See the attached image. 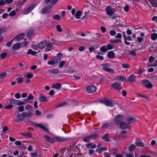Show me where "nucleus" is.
I'll list each match as a JSON object with an SVG mask.
<instances>
[{"instance_id": "nucleus-39", "label": "nucleus", "mask_w": 157, "mask_h": 157, "mask_svg": "<svg viewBox=\"0 0 157 157\" xmlns=\"http://www.w3.org/2000/svg\"><path fill=\"white\" fill-rule=\"evenodd\" d=\"M23 136L28 137H31L32 136V133L31 132H25L21 134Z\"/></svg>"}, {"instance_id": "nucleus-59", "label": "nucleus", "mask_w": 157, "mask_h": 157, "mask_svg": "<svg viewBox=\"0 0 157 157\" xmlns=\"http://www.w3.org/2000/svg\"><path fill=\"white\" fill-rule=\"evenodd\" d=\"M30 155L32 157H37L38 156V154L36 152L31 153L30 154Z\"/></svg>"}, {"instance_id": "nucleus-17", "label": "nucleus", "mask_w": 157, "mask_h": 157, "mask_svg": "<svg viewBox=\"0 0 157 157\" xmlns=\"http://www.w3.org/2000/svg\"><path fill=\"white\" fill-rule=\"evenodd\" d=\"M94 135H91L83 138L82 139V140L85 142H90V140L94 138Z\"/></svg>"}, {"instance_id": "nucleus-55", "label": "nucleus", "mask_w": 157, "mask_h": 157, "mask_svg": "<svg viewBox=\"0 0 157 157\" xmlns=\"http://www.w3.org/2000/svg\"><path fill=\"white\" fill-rule=\"evenodd\" d=\"M56 28L58 31L61 32L62 31V29L61 28V26L60 25H58L56 26Z\"/></svg>"}, {"instance_id": "nucleus-27", "label": "nucleus", "mask_w": 157, "mask_h": 157, "mask_svg": "<svg viewBox=\"0 0 157 157\" xmlns=\"http://www.w3.org/2000/svg\"><path fill=\"white\" fill-rule=\"evenodd\" d=\"M82 14V13L81 11L78 10L77 11L75 14V18L77 19L80 18Z\"/></svg>"}, {"instance_id": "nucleus-6", "label": "nucleus", "mask_w": 157, "mask_h": 157, "mask_svg": "<svg viewBox=\"0 0 157 157\" xmlns=\"http://www.w3.org/2000/svg\"><path fill=\"white\" fill-rule=\"evenodd\" d=\"M102 66L103 67H102V69L103 70L109 72L112 74H113L114 72V70L113 69L109 68L108 67V66L109 67L110 66L109 64H104L102 65Z\"/></svg>"}, {"instance_id": "nucleus-9", "label": "nucleus", "mask_w": 157, "mask_h": 157, "mask_svg": "<svg viewBox=\"0 0 157 157\" xmlns=\"http://www.w3.org/2000/svg\"><path fill=\"white\" fill-rule=\"evenodd\" d=\"M63 56V54L61 53H58L57 54L56 56H54L53 58L54 59L55 62L58 63L61 60V57Z\"/></svg>"}, {"instance_id": "nucleus-5", "label": "nucleus", "mask_w": 157, "mask_h": 157, "mask_svg": "<svg viewBox=\"0 0 157 157\" xmlns=\"http://www.w3.org/2000/svg\"><path fill=\"white\" fill-rule=\"evenodd\" d=\"M141 83L144 86L147 88H151L152 87V84L151 82L147 80H144L141 81Z\"/></svg>"}, {"instance_id": "nucleus-14", "label": "nucleus", "mask_w": 157, "mask_h": 157, "mask_svg": "<svg viewBox=\"0 0 157 157\" xmlns=\"http://www.w3.org/2000/svg\"><path fill=\"white\" fill-rule=\"evenodd\" d=\"M35 8V5H33L29 7L23 12V14H27L29 13Z\"/></svg>"}, {"instance_id": "nucleus-30", "label": "nucleus", "mask_w": 157, "mask_h": 157, "mask_svg": "<svg viewBox=\"0 0 157 157\" xmlns=\"http://www.w3.org/2000/svg\"><path fill=\"white\" fill-rule=\"evenodd\" d=\"M86 147L87 148L90 147L91 149H94L96 147V145L95 144L92 145V144L91 143H90L86 144Z\"/></svg>"}, {"instance_id": "nucleus-50", "label": "nucleus", "mask_w": 157, "mask_h": 157, "mask_svg": "<svg viewBox=\"0 0 157 157\" xmlns=\"http://www.w3.org/2000/svg\"><path fill=\"white\" fill-rule=\"evenodd\" d=\"M67 104V103L66 102H63L61 103L60 104L57 105L56 106V107L58 108L61 106H63L64 105H65Z\"/></svg>"}, {"instance_id": "nucleus-13", "label": "nucleus", "mask_w": 157, "mask_h": 157, "mask_svg": "<svg viewBox=\"0 0 157 157\" xmlns=\"http://www.w3.org/2000/svg\"><path fill=\"white\" fill-rule=\"evenodd\" d=\"M16 117L17 119L15 121L17 122H19L20 121H23L24 118L22 113L19 114H18L17 115Z\"/></svg>"}, {"instance_id": "nucleus-12", "label": "nucleus", "mask_w": 157, "mask_h": 157, "mask_svg": "<svg viewBox=\"0 0 157 157\" xmlns=\"http://www.w3.org/2000/svg\"><path fill=\"white\" fill-rule=\"evenodd\" d=\"M33 126L34 127H40V128L42 129L43 130H44V131L46 132H48V129L44 126L43 125L39 123L34 124Z\"/></svg>"}, {"instance_id": "nucleus-8", "label": "nucleus", "mask_w": 157, "mask_h": 157, "mask_svg": "<svg viewBox=\"0 0 157 157\" xmlns=\"http://www.w3.org/2000/svg\"><path fill=\"white\" fill-rule=\"evenodd\" d=\"M96 90V86L93 85H91L89 86L87 88V91L90 93H94Z\"/></svg>"}, {"instance_id": "nucleus-34", "label": "nucleus", "mask_w": 157, "mask_h": 157, "mask_svg": "<svg viewBox=\"0 0 157 157\" xmlns=\"http://www.w3.org/2000/svg\"><path fill=\"white\" fill-rule=\"evenodd\" d=\"M109 134H105L103 136L101 137V139L102 140H104L106 141H109V139L108 138Z\"/></svg>"}, {"instance_id": "nucleus-10", "label": "nucleus", "mask_w": 157, "mask_h": 157, "mask_svg": "<svg viewBox=\"0 0 157 157\" xmlns=\"http://www.w3.org/2000/svg\"><path fill=\"white\" fill-rule=\"evenodd\" d=\"M48 41L47 40H45L39 43L38 46L40 49H43L46 46Z\"/></svg>"}, {"instance_id": "nucleus-62", "label": "nucleus", "mask_w": 157, "mask_h": 157, "mask_svg": "<svg viewBox=\"0 0 157 157\" xmlns=\"http://www.w3.org/2000/svg\"><path fill=\"white\" fill-rule=\"evenodd\" d=\"M96 57L97 59H99L100 60H102L104 59V57L103 56H100L99 55H97L96 56Z\"/></svg>"}, {"instance_id": "nucleus-29", "label": "nucleus", "mask_w": 157, "mask_h": 157, "mask_svg": "<svg viewBox=\"0 0 157 157\" xmlns=\"http://www.w3.org/2000/svg\"><path fill=\"white\" fill-rule=\"evenodd\" d=\"M55 139L57 141L59 142L64 141L66 140L65 138L60 136H56L55 137Z\"/></svg>"}, {"instance_id": "nucleus-45", "label": "nucleus", "mask_w": 157, "mask_h": 157, "mask_svg": "<svg viewBox=\"0 0 157 157\" xmlns=\"http://www.w3.org/2000/svg\"><path fill=\"white\" fill-rule=\"evenodd\" d=\"M53 18L54 20H59L60 19V17L59 15L56 14L53 17Z\"/></svg>"}, {"instance_id": "nucleus-36", "label": "nucleus", "mask_w": 157, "mask_h": 157, "mask_svg": "<svg viewBox=\"0 0 157 157\" xmlns=\"http://www.w3.org/2000/svg\"><path fill=\"white\" fill-rule=\"evenodd\" d=\"M50 73L56 74L58 73L59 72V70L57 69H52L49 71Z\"/></svg>"}, {"instance_id": "nucleus-25", "label": "nucleus", "mask_w": 157, "mask_h": 157, "mask_svg": "<svg viewBox=\"0 0 157 157\" xmlns=\"http://www.w3.org/2000/svg\"><path fill=\"white\" fill-rule=\"evenodd\" d=\"M136 80V76L133 75H131L128 79V80L130 82H133Z\"/></svg>"}, {"instance_id": "nucleus-54", "label": "nucleus", "mask_w": 157, "mask_h": 157, "mask_svg": "<svg viewBox=\"0 0 157 157\" xmlns=\"http://www.w3.org/2000/svg\"><path fill=\"white\" fill-rule=\"evenodd\" d=\"M17 105H22L24 104H25V102L24 101H21L20 100H17Z\"/></svg>"}, {"instance_id": "nucleus-2", "label": "nucleus", "mask_w": 157, "mask_h": 157, "mask_svg": "<svg viewBox=\"0 0 157 157\" xmlns=\"http://www.w3.org/2000/svg\"><path fill=\"white\" fill-rule=\"evenodd\" d=\"M100 101L101 103L104 104L106 106L110 107H113L114 106V104L112 102V101L106 98L101 99Z\"/></svg>"}, {"instance_id": "nucleus-3", "label": "nucleus", "mask_w": 157, "mask_h": 157, "mask_svg": "<svg viewBox=\"0 0 157 157\" xmlns=\"http://www.w3.org/2000/svg\"><path fill=\"white\" fill-rule=\"evenodd\" d=\"M105 10L107 15H108L110 17L113 16L116 11L114 8H111L110 7L106 8Z\"/></svg>"}, {"instance_id": "nucleus-53", "label": "nucleus", "mask_w": 157, "mask_h": 157, "mask_svg": "<svg viewBox=\"0 0 157 157\" xmlns=\"http://www.w3.org/2000/svg\"><path fill=\"white\" fill-rule=\"evenodd\" d=\"M6 76V72H3L0 75V78H4Z\"/></svg>"}, {"instance_id": "nucleus-56", "label": "nucleus", "mask_w": 157, "mask_h": 157, "mask_svg": "<svg viewBox=\"0 0 157 157\" xmlns=\"http://www.w3.org/2000/svg\"><path fill=\"white\" fill-rule=\"evenodd\" d=\"M137 95L140 97L144 98L145 99H147V100L149 99V98H148L147 96H145V95L144 94H137Z\"/></svg>"}, {"instance_id": "nucleus-18", "label": "nucleus", "mask_w": 157, "mask_h": 157, "mask_svg": "<svg viewBox=\"0 0 157 157\" xmlns=\"http://www.w3.org/2000/svg\"><path fill=\"white\" fill-rule=\"evenodd\" d=\"M53 45L50 43H47L46 45V47L45 49V52H49L51 51L53 48Z\"/></svg>"}, {"instance_id": "nucleus-38", "label": "nucleus", "mask_w": 157, "mask_h": 157, "mask_svg": "<svg viewBox=\"0 0 157 157\" xmlns=\"http://www.w3.org/2000/svg\"><path fill=\"white\" fill-rule=\"evenodd\" d=\"M66 63V61L63 60L61 61L59 63L58 66L59 68H62L64 64Z\"/></svg>"}, {"instance_id": "nucleus-19", "label": "nucleus", "mask_w": 157, "mask_h": 157, "mask_svg": "<svg viewBox=\"0 0 157 157\" xmlns=\"http://www.w3.org/2000/svg\"><path fill=\"white\" fill-rule=\"evenodd\" d=\"M44 138L45 140L48 141L50 142L51 143H53L55 142V140H54L52 138L49 137L48 135H46L44 136Z\"/></svg>"}, {"instance_id": "nucleus-23", "label": "nucleus", "mask_w": 157, "mask_h": 157, "mask_svg": "<svg viewBox=\"0 0 157 157\" xmlns=\"http://www.w3.org/2000/svg\"><path fill=\"white\" fill-rule=\"evenodd\" d=\"M135 118L132 117H128L127 120V123L129 125L131 123H133L135 120Z\"/></svg>"}, {"instance_id": "nucleus-60", "label": "nucleus", "mask_w": 157, "mask_h": 157, "mask_svg": "<svg viewBox=\"0 0 157 157\" xmlns=\"http://www.w3.org/2000/svg\"><path fill=\"white\" fill-rule=\"evenodd\" d=\"M27 98V100H30L33 99L34 98V97L31 94H30Z\"/></svg>"}, {"instance_id": "nucleus-4", "label": "nucleus", "mask_w": 157, "mask_h": 157, "mask_svg": "<svg viewBox=\"0 0 157 157\" xmlns=\"http://www.w3.org/2000/svg\"><path fill=\"white\" fill-rule=\"evenodd\" d=\"M123 118V116L120 114H117L114 117V120L116 124L117 125H119L121 122L122 121H121L122 120Z\"/></svg>"}, {"instance_id": "nucleus-46", "label": "nucleus", "mask_w": 157, "mask_h": 157, "mask_svg": "<svg viewBox=\"0 0 157 157\" xmlns=\"http://www.w3.org/2000/svg\"><path fill=\"white\" fill-rule=\"evenodd\" d=\"M25 108L27 110H32V109L33 108V106L31 105L28 104L26 105Z\"/></svg>"}, {"instance_id": "nucleus-16", "label": "nucleus", "mask_w": 157, "mask_h": 157, "mask_svg": "<svg viewBox=\"0 0 157 157\" xmlns=\"http://www.w3.org/2000/svg\"><path fill=\"white\" fill-rule=\"evenodd\" d=\"M52 6H48L42 9L40 13L41 14L47 13L49 12L50 11V8Z\"/></svg>"}, {"instance_id": "nucleus-31", "label": "nucleus", "mask_w": 157, "mask_h": 157, "mask_svg": "<svg viewBox=\"0 0 157 157\" xmlns=\"http://www.w3.org/2000/svg\"><path fill=\"white\" fill-rule=\"evenodd\" d=\"M149 1L153 6L157 7V0H149Z\"/></svg>"}, {"instance_id": "nucleus-20", "label": "nucleus", "mask_w": 157, "mask_h": 157, "mask_svg": "<svg viewBox=\"0 0 157 157\" xmlns=\"http://www.w3.org/2000/svg\"><path fill=\"white\" fill-rule=\"evenodd\" d=\"M25 37V35L24 34L19 35L17 36H16L14 37V40L15 39L16 40L20 41L21 40L23 39Z\"/></svg>"}, {"instance_id": "nucleus-61", "label": "nucleus", "mask_w": 157, "mask_h": 157, "mask_svg": "<svg viewBox=\"0 0 157 157\" xmlns=\"http://www.w3.org/2000/svg\"><path fill=\"white\" fill-rule=\"evenodd\" d=\"M33 76V75L32 74L28 73V74L26 76V77L28 78H32Z\"/></svg>"}, {"instance_id": "nucleus-24", "label": "nucleus", "mask_w": 157, "mask_h": 157, "mask_svg": "<svg viewBox=\"0 0 157 157\" xmlns=\"http://www.w3.org/2000/svg\"><path fill=\"white\" fill-rule=\"evenodd\" d=\"M107 56L110 59H113L115 56L114 52L112 51H109L107 54Z\"/></svg>"}, {"instance_id": "nucleus-21", "label": "nucleus", "mask_w": 157, "mask_h": 157, "mask_svg": "<svg viewBox=\"0 0 157 157\" xmlns=\"http://www.w3.org/2000/svg\"><path fill=\"white\" fill-rule=\"evenodd\" d=\"M21 43H17L14 44L12 47V48L13 50H16L19 49L21 47Z\"/></svg>"}, {"instance_id": "nucleus-49", "label": "nucleus", "mask_w": 157, "mask_h": 157, "mask_svg": "<svg viewBox=\"0 0 157 157\" xmlns=\"http://www.w3.org/2000/svg\"><path fill=\"white\" fill-rule=\"evenodd\" d=\"M16 80L18 83H21L23 82V78L21 77L17 78H16Z\"/></svg>"}, {"instance_id": "nucleus-40", "label": "nucleus", "mask_w": 157, "mask_h": 157, "mask_svg": "<svg viewBox=\"0 0 157 157\" xmlns=\"http://www.w3.org/2000/svg\"><path fill=\"white\" fill-rule=\"evenodd\" d=\"M107 149L105 147H99L98 148L96 149V151L97 152L98 151H104L107 150Z\"/></svg>"}, {"instance_id": "nucleus-37", "label": "nucleus", "mask_w": 157, "mask_h": 157, "mask_svg": "<svg viewBox=\"0 0 157 157\" xmlns=\"http://www.w3.org/2000/svg\"><path fill=\"white\" fill-rule=\"evenodd\" d=\"M17 100L14 99H11L9 100L10 103L13 104H17Z\"/></svg>"}, {"instance_id": "nucleus-58", "label": "nucleus", "mask_w": 157, "mask_h": 157, "mask_svg": "<svg viewBox=\"0 0 157 157\" xmlns=\"http://www.w3.org/2000/svg\"><path fill=\"white\" fill-rule=\"evenodd\" d=\"M14 40V39H13L12 40H10L9 42H8L6 44V45L7 46L10 47L11 46V44L12 42V41Z\"/></svg>"}, {"instance_id": "nucleus-32", "label": "nucleus", "mask_w": 157, "mask_h": 157, "mask_svg": "<svg viewBox=\"0 0 157 157\" xmlns=\"http://www.w3.org/2000/svg\"><path fill=\"white\" fill-rule=\"evenodd\" d=\"M100 51L102 52H105L108 50L106 45L101 46L100 49Z\"/></svg>"}, {"instance_id": "nucleus-44", "label": "nucleus", "mask_w": 157, "mask_h": 157, "mask_svg": "<svg viewBox=\"0 0 157 157\" xmlns=\"http://www.w3.org/2000/svg\"><path fill=\"white\" fill-rule=\"evenodd\" d=\"M123 37L124 38V43L126 45H129L130 43L129 42H128L127 41V37L124 34L123 35Z\"/></svg>"}, {"instance_id": "nucleus-41", "label": "nucleus", "mask_w": 157, "mask_h": 157, "mask_svg": "<svg viewBox=\"0 0 157 157\" xmlns=\"http://www.w3.org/2000/svg\"><path fill=\"white\" fill-rule=\"evenodd\" d=\"M117 79L118 80L123 81L125 79V78L124 76L121 75L117 76Z\"/></svg>"}, {"instance_id": "nucleus-7", "label": "nucleus", "mask_w": 157, "mask_h": 157, "mask_svg": "<svg viewBox=\"0 0 157 157\" xmlns=\"http://www.w3.org/2000/svg\"><path fill=\"white\" fill-rule=\"evenodd\" d=\"M119 125L120 128L122 129L130 128L131 127V126L127 122L125 123L123 121L121 122Z\"/></svg>"}, {"instance_id": "nucleus-28", "label": "nucleus", "mask_w": 157, "mask_h": 157, "mask_svg": "<svg viewBox=\"0 0 157 157\" xmlns=\"http://www.w3.org/2000/svg\"><path fill=\"white\" fill-rule=\"evenodd\" d=\"M61 87V85L60 83H57L53 84L52 85V87L57 89H59Z\"/></svg>"}, {"instance_id": "nucleus-33", "label": "nucleus", "mask_w": 157, "mask_h": 157, "mask_svg": "<svg viewBox=\"0 0 157 157\" xmlns=\"http://www.w3.org/2000/svg\"><path fill=\"white\" fill-rule=\"evenodd\" d=\"M36 52L33 51L31 49H29L27 53V54L28 55L31 54L32 55L35 56L36 55Z\"/></svg>"}, {"instance_id": "nucleus-22", "label": "nucleus", "mask_w": 157, "mask_h": 157, "mask_svg": "<svg viewBox=\"0 0 157 157\" xmlns=\"http://www.w3.org/2000/svg\"><path fill=\"white\" fill-rule=\"evenodd\" d=\"M136 145L137 147H144V144L141 140H136Z\"/></svg>"}, {"instance_id": "nucleus-63", "label": "nucleus", "mask_w": 157, "mask_h": 157, "mask_svg": "<svg viewBox=\"0 0 157 157\" xmlns=\"http://www.w3.org/2000/svg\"><path fill=\"white\" fill-rule=\"evenodd\" d=\"M17 109L20 112H21L24 111V108L23 106H20L17 107Z\"/></svg>"}, {"instance_id": "nucleus-64", "label": "nucleus", "mask_w": 157, "mask_h": 157, "mask_svg": "<svg viewBox=\"0 0 157 157\" xmlns=\"http://www.w3.org/2000/svg\"><path fill=\"white\" fill-rule=\"evenodd\" d=\"M9 16L8 14L7 13H3L2 16V17L3 19H5L7 18Z\"/></svg>"}, {"instance_id": "nucleus-15", "label": "nucleus", "mask_w": 157, "mask_h": 157, "mask_svg": "<svg viewBox=\"0 0 157 157\" xmlns=\"http://www.w3.org/2000/svg\"><path fill=\"white\" fill-rule=\"evenodd\" d=\"M112 86L114 89L119 90H120L122 88L121 85L118 83H113L112 85Z\"/></svg>"}, {"instance_id": "nucleus-51", "label": "nucleus", "mask_w": 157, "mask_h": 157, "mask_svg": "<svg viewBox=\"0 0 157 157\" xmlns=\"http://www.w3.org/2000/svg\"><path fill=\"white\" fill-rule=\"evenodd\" d=\"M7 55V54L6 52H3L0 55V57L2 59H4L6 57Z\"/></svg>"}, {"instance_id": "nucleus-42", "label": "nucleus", "mask_w": 157, "mask_h": 157, "mask_svg": "<svg viewBox=\"0 0 157 157\" xmlns=\"http://www.w3.org/2000/svg\"><path fill=\"white\" fill-rule=\"evenodd\" d=\"M151 38L152 40H155L157 38V34L154 33L152 34Z\"/></svg>"}, {"instance_id": "nucleus-52", "label": "nucleus", "mask_w": 157, "mask_h": 157, "mask_svg": "<svg viewBox=\"0 0 157 157\" xmlns=\"http://www.w3.org/2000/svg\"><path fill=\"white\" fill-rule=\"evenodd\" d=\"M109 34L112 36H114L116 34V32L114 30H111L109 31Z\"/></svg>"}, {"instance_id": "nucleus-35", "label": "nucleus", "mask_w": 157, "mask_h": 157, "mask_svg": "<svg viewBox=\"0 0 157 157\" xmlns=\"http://www.w3.org/2000/svg\"><path fill=\"white\" fill-rule=\"evenodd\" d=\"M58 0H45V2L46 3L50 2L53 5L56 3Z\"/></svg>"}, {"instance_id": "nucleus-48", "label": "nucleus", "mask_w": 157, "mask_h": 157, "mask_svg": "<svg viewBox=\"0 0 157 157\" xmlns=\"http://www.w3.org/2000/svg\"><path fill=\"white\" fill-rule=\"evenodd\" d=\"M56 63L53 58L51 61H49L48 62V63L49 65H54L56 64Z\"/></svg>"}, {"instance_id": "nucleus-11", "label": "nucleus", "mask_w": 157, "mask_h": 157, "mask_svg": "<svg viewBox=\"0 0 157 157\" xmlns=\"http://www.w3.org/2000/svg\"><path fill=\"white\" fill-rule=\"evenodd\" d=\"M27 38L29 39H31L32 36H33L34 34V29L33 28H29L28 29L27 31Z\"/></svg>"}, {"instance_id": "nucleus-47", "label": "nucleus", "mask_w": 157, "mask_h": 157, "mask_svg": "<svg viewBox=\"0 0 157 157\" xmlns=\"http://www.w3.org/2000/svg\"><path fill=\"white\" fill-rule=\"evenodd\" d=\"M136 148V146L135 145L132 144L130 146L129 148V150L130 151H133Z\"/></svg>"}, {"instance_id": "nucleus-43", "label": "nucleus", "mask_w": 157, "mask_h": 157, "mask_svg": "<svg viewBox=\"0 0 157 157\" xmlns=\"http://www.w3.org/2000/svg\"><path fill=\"white\" fill-rule=\"evenodd\" d=\"M122 67L125 68H128L130 67V66L128 64L124 63L121 64Z\"/></svg>"}, {"instance_id": "nucleus-57", "label": "nucleus", "mask_w": 157, "mask_h": 157, "mask_svg": "<svg viewBox=\"0 0 157 157\" xmlns=\"http://www.w3.org/2000/svg\"><path fill=\"white\" fill-rule=\"evenodd\" d=\"M22 113L23 114L24 117H28L31 116V114L30 112L29 113H26L25 112H23Z\"/></svg>"}, {"instance_id": "nucleus-26", "label": "nucleus", "mask_w": 157, "mask_h": 157, "mask_svg": "<svg viewBox=\"0 0 157 157\" xmlns=\"http://www.w3.org/2000/svg\"><path fill=\"white\" fill-rule=\"evenodd\" d=\"M48 97H46L44 96H40L39 100L40 102L48 101Z\"/></svg>"}, {"instance_id": "nucleus-1", "label": "nucleus", "mask_w": 157, "mask_h": 157, "mask_svg": "<svg viewBox=\"0 0 157 157\" xmlns=\"http://www.w3.org/2000/svg\"><path fill=\"white\" fill-rule=\"evenodd\" d=\"M122 37V35L121 33H118L115 36L116 39H111L109 41L110 43L108 44L107 45H106L108 50L112 49L113 48V46L111 44H118L121 42V38Z\"/></svg>"}]
</instances>
